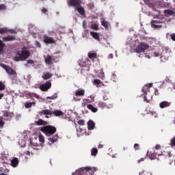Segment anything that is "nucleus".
I'll return each mask as SVG.
<instances>
[{"mask_svg":"<svg viewBox=\"0 0 175 175\" xmlns=\"http://www.w3.org/2000/svg\"><path fill=\"white\" fill-rule=\"evenodd\" d=\"M144 157H141V159H139L138 160V163H140V162H144Z\"/></svg>","mask_w":175,"mask_h":175,"instance_id":"4d7b16f0","label":"nucleus"},{"mask_svg":"<svg viewBox=\"0 0 175 175\" xmlns=\"http://www.w3.org/2000/svg\"><path fill=\"white\" fill-rule=\"evenodd\" d=\"M30 96L32 97H36V98H39V94H37L36 93H31Z\"/></svg>","mask_w":175,"mask_h":175,"instance_id":"79ce46f5","label":"nucleus"},{"mask_svg":"<svg viewBox=\"0 0 175 175\" xmlns=\"http://www.w3.org/2000/svg\"><path fill=\"white\" fill-rule=\"evenodd\" d=\"M54 62H55V57H53L51 55H48L45 58V63L46 64H48V66H51L54 64Z\"/></svg>","mask_w":175,"mask_h":175,"instance_id":"9b49d317","label":"nucleus"},{"mask_svg":"<svg viewBox=\"0 0 175 175\" xmlns=\"http://www.w3.org/2000/svg\"><path fill=\"white\" fill-rule=\"evenodd\" d=\"M149 45L146 44L145 42H141L137 45L135 51L137 53H141L142 52H145L147 49H148Z\"/></svg>","mask_w":175,"mask_h":175,"instance_id":"0eeeda50","label":"nucleus"},{"mask_svg":"<svg viewBox=\"0 0 175 175\" xmlns=\"http://www.w3.org/2000/svg\"><path fill=\"white\" fill-rule=\"evenodd\" d=\"M8 33H11L12 34H16V30H14V29H8Z\"/></svg>","mask_w":175,"mask_h":175,"instance_id":"a18cd8bd","label":"nucleus"},{"mask_svg":"<svg viewBox=\"0 0 175 175\" xmlns=\"http://www.w3.org/2000/svg\"><path fill=\"white\" fill-rule=\"evenodd\" d=\"M1 67L5 70L8 75H11L12 79L17 78V72L14 70V68L10 67V66H7L6 64H1Z\"/></svg>","mask_w":175,"mask_h":175,"instance_id":"20e7f679","label":"nucleus"},{"mask_svg":"<svg viewBox=\"0 0 175 175\" xmlns=\"http://www.w3.org/2000/svg\"><path fill=\"white\" fill-rule=\"evenodd\" d=\"M154 94H155L156 96H159V92L158 89H155V90H154Z\"/></svg>","mask_w":175,"mask_h":175,"instance_id":"6e6d98bb","label":"nucleus"},{"mask_svg":"<svg viewBox=\"0 0 175 175\" xmlns=\"http://www.w3.org/2000/svg\"><path fill=\"white\" fill-rule=\"evenodd\" d=\"M2 112L6 120H11L14 115V112H10L9 111H2Z\"/></svg>","mask_w":175,"mask_h":175,"instance_id":"9d476101","label":"nucleus"},{"mask_svg":"<svg viewBox=\"0 0 175 175\" xmlns=\"http://www.w3.org/2000/svg\"><path fill=\"white\" fill-rule=\"evenodd\" d=\"M98 152V150L97 148H92L91 150V154H92V156H96Z\"/></svg>","mask_w":175,"mask_h":175,"instance_id":"c756f323","label":"nucleus"},{"mask_svg":"<svg viewBox=\"0 0 175 175\" xmlns=\"http://www.w3.org/2000/svg\"><path fill=\"white\" fill-rule=\"evenodd\" d=\"M88 109H90L92 112H97L98 108L92 105V104H88L87 105Z\"/></svg>","mask_w":175,"mask_h":175,"instance_id":"b1692460","label":"nucleus"},{"mask_svg":"<svg viewBox=\"0 0 175 175\" xmlns=\"http://www.w3.org/2000/svg\"><path fill=\"white\" fill-rule=\"evenodd\" d=\"M27 154H30V150L27 151Z\"/></svg>","mask_w":175,"mask_h":175,"instance_id":"0e129e2a","label":"nucleus"},{"mask_svg":"<svg viewBox=\"0 0 175 175\" xmlns=\"http://www.w3.org/2000/svg\"><path fill=\"white\" fill-rule=\"evenodd\" d=\"M78 124H80L81 126H83L84 124H85V120H83V119H81L78 120Z\"/></svg>","mask_w":175,"mask_h":175,"instance_id":"ea45409f","label":"nucleus"},{"mask_svg":"<svg viewBox=\"0 0 175 175\" xmlns=\"http://www.w3.org/2000/svg\"><path fill=\"white\" fill-rule=\"evenodd\" d=\"M30 51L27 46L21 48L20 51L16 52V56H14V60L16 62L26 60L30 56Z\"/></svg>","mask_w":175,"mask_h":175,"instance_id":"f257e3e1","label":"nucleus"},{"mask_svg":"<svg viewBox=\"0 0 175 175\" xmlns=\"http://www.w3.org/2000/svg\"><path fill=\"white\" fill-rule=\"evenodd\" d=\"M3 160H1V163H8L7 156H3Z\"/></svg>","mask_w":175,"mask_h":175,"instance_id":"a19ab883","label":"nucleus"},{"mask_svg":"<svg viewBox=\"0 0 175 175\" xmlns=\"http://www.w3.org/2000/svg\"><path fill=\"white\" fill-rule=\"evenodd\" d=\"M164 12L167 15H172V16H175V12L172 10H165Z\"/></svg>","mask_w":175,"mask_h":175,"instance_id":"a878e982","label":"nucleus"},{"mask_svg":"<svg viewBox=\"0 0 175 175\" xmlns=\"http://www.w3.org/2000/svg\"><path fill=\"white\" fill-rule=\"evenodd\" d=\"M98 77V78H100L101 79H104L105 72H104L103 70H101V71H100Z\"/></svg>","mask_w":175,"mask_h":175,"instance_id":"72a5a7b5","label":"nucleus"},{"mask_svg":"<svg viewBox=\"0 0 175 175\" xmlns=\"http://www.w3.org/2000/svg\"><path fill=\"white\" fill-rule=\"evenodd\" d=\"M85 93L84 89H78V90H76L75 94V96H84Z\"/></svg>","mask_w":175,"mask_h":175,"instance_id":"412c9836","label":"nucleus"},{"mask_svg":"<svg viewBox=\"0 0 175 175\" xmlns=\"http://www.w3.org/2000/svg\"><path fill=\"white\" fill-rule=\"evenodd\" d=\"M98 148H103V144H99Z\"/></svg>","mask_w":175,"mask_h":175,"instance_id":"680f3d73","label":"nucleus"},{"mask_svg":"<svg viewBox=\"0 0 175 175\" xmlns=\"http://www.w3.org/2000/svg\"><path fill=\"white\" fill-rule=\"evenodd\" d=\"M152 85H153L152 83H148V84L144 85V86L142 88V92L146 93L144 96V100L147 103H150V101L152 100V95L149 96V94H148L147 93V91L150 89V88H152Z\"/></svg>","mask_w":175,"mask_h":175,"instance_id":"39448f33","label":"nucleus"},{"mask_svg":"<svg viewBox=\"0 0 175 175\" xmlns=\"http://www.w3.org/2000/svg\"><path fill=\"white\" fill-rule=\"evenodd\" d=\"M38 139L40 142L44 143L45 141L44 136L42 134H40V135H38Z\"/></svg>","mask_w":175,"mask_h":175,"instance_id":"f704fd0d","label":"nucleus"},{"mask_svg":"<svg viewBox=\"0 0 175 175\" xmlns=\"http://www.w3.org/2000/svg\"><path fill=\"white\" fill-rule=\"evenodd\" d=\"M89 5H90L92 8H94V5L93 4H89Z\"/></svg>","mask_w":175,"mask_h":175,"instance_id":"69168bd1","label":"nucleus"},{"mask_svg":"<svg viewBox=\"0 0 175 175\" xmlns=\"http://www.w3.org/2000/svg\"><path fill=\"white\" fill-rule=\"evenodd\" d=\"M155 149L159 150L161 149V145L159 144H157L155 146Z\"/></svg>","mask_w":175,"mask_h":175,"instance_id":"5fc2aeb1","label":"nucleus"},{"mask_svg":"<svg viewBox=\"0 0 175 175\" xmlns=\"http://www.w3.org/2000/svg\"><path fill=\"white\" fill-rule=\"evenodd\" d=\"M5 89V83H3V82L0 81V90H4Z\"/></svg>","mask_w":175,"mask_h":175,"instance_id":"e433bc0d","label":"nucleus"},{"mask_svg":"<svg viewBox=\"0 0 175 175\" xmlns=\"http://www.w3.org/2000/svg\"><path fill=\"white\" fill-rule=\"evenodd\" d=\"M170 145L172 146H175V137H174V138H172Z\"/></svg>","mask_w":175,"mask_h":175,"instance_id":"37998d69","label":"nucleus"},{"mask_svg":"<svg viewBox=\"0 0 175 175\" xmlns=\"http://www.w3.org/2000/svg\"><path fill=\"white\" fill-rule=\"evenodd\" d=\"M44 42L45 44H55V40L53 37H49V36H44Z\"/></svg>","mask_w":175,"mask_h":175,"instance_id":"f8f14e48","label":"nucleus"},{"mask_svg":"<svg viewBox=\"0 0 175 175\" xmlns=\"http://www.w3.org/2000/svg\"><path fill=\"white\" fill-rule=\"evenodd\" d=\"M8 29L7 27H0V34H5L8 33Z\"/></svg>","mask_w":175,"mask_h":175,"instance_id":"c85d7f7f","label":"nucleus"},{"mask_svg":"<svg viewBox=\"0 0 175 175\" xmlns=\"http://www.w3.org/2000/svg\"><path fill=\"white\" fill-rule=\"evenodd\" d=\"M151 26L152 27H162L161 22L159 20H153L151 22Z\"/></svg>","mask_w":175,"mask_h":175,"instance_id":"ddd939ff","label":"nucleus"},{"mask_svg":"<svg viewBox=\"0 0 175 175\" xmlns=\"http://www.w3.org/2000/svg\"><path fill=\"white\" fill-rule=\"evenodd\" d=\"M36 124H38V126L44 124V126H46V124H47V122L46 120H43V119H38V120H36Z\"/></svg>","mask_w":175,"mask_h":175,"instance_id":"5701e85b","label":"nucleus"},{"mask_svg":"<svg viewBox=\"0 0 175 175\" xmlns=\"http://www.w3.org/2000/svg\"><path fill=\"white\" fill-rule=\"evenodd\" d=\"M88 57H90V59H93L94 57H97V53L89 52Z\"/></svg>","mask_w":175,"mask_h":175,"instance_id":"473e14b6","label":"nucleus"},{"mask_svg":"<svg viewBox=\"0 0 175 175\" xmlns=\"http://www.w3.org/2000/svg\"><path fill=\"white\" fill-rule=\"evenodd\" d=\"M95 127V122L94 120H90L88 122V128L89 130H93Z\"/></svg>","mask_w":175,"mask_h":175,"instance_id":"dca6fc26","label":"nucleus"},{"mask_svg":"<svg viewBox=\"0 0 175 175\" xmlns=\"http://www.w3.org/2000/svg\"><path fill=\"white\" fill-rule=\"evenodd\" d=\"M0 175H6V174H4V172H1Z\"/></svg>","mask_w":175,"mask_h":175,"instance_id":"338daca9","label":"nucleus"},{"mask_svg":"<svg viewBox=\"0 0 175 175\" xmlns=\"http://www.w3.org/2000/svg\"><path fill=\"white\" fill-rule=\"evenodd\" d=\"M58 97L57 93H54L52 96H48L46 98H50L51 100H54Z\"/></svg>","mask_w":175,"mask_h":175,"instance_id":"2f4dec72","label":"nucleus"},{"mask_svg":"<svg viewBox=\"0 0 175 175\" xmlns=\"http://www.w3.org/2000/svg\"><path fill=\"white\" fill-rule=\"evenodd\" d=\"M40 131H42V133H44L46 135H48V138H49L51 135H53V134H55V133H56L57 128L55 127V126L48 124V122H46V124H45V126H43L42 127H40Z\"/></svg>","mask_w":175,"mask_h":175,"instance_id":"7ed1b4c3","label":"nucleus"},{"mask_svg":"<svg viewBox=\"0 0 175 175\" xmlns=\"http://www.w3.org/2000/svg\"><path fill=\"white\" fill-rule=\"evenodd\" d=\"M93 83L94 85H100V83H101V81L100 79H94Z\"/></svg>","mask_w":175,"mask_h":175,"instance_id":"58836bf2","label":"nucleus"},{"mask_svg":"<svg viewBox=\"0 0 175 175\" xmlns=\"http://www.w3.org/2000/svg\"><path fill=\"white\" fill-rule=\"evenodd\" d=\"M32 105H36L35 101H32L30 103H25V108H31Z\"/></svg>","mask_w":175,"mask_h":175,"instance_id":"cd10ccee","label":"nucleus"},{"mask_svg":"<svg viewBox=\"0 0 175 175\" xmlns=\"http://www.w3.org/2000/svg\"><path fill=\"white\" fill-rule=\"evenodd\" d=\"M91 98H92V100H94V96H92V97H91Z\"/></svg>","mask_w":175,"mask_h":175,"instance_id":"774afa93","label":"nucleus"},{"mask_svg":"<svg viewBox=\"0 0 175 175\" xmlns=\"http://www.w3.org/2000/svg\"><path fill=\"white\" fill-rule=\"evenodd\" d=\"M134 148L135 149V150H139V144H135Z\"/></svg>","mask_w":175,"mask_h":175,"instance_id":"c03bdc74","label":"nucleus"},{"mask_svg":"<svg viewBox=\"0 0 175 175\" xmlns=\"http://www.w3.org/2000/svg\"><path fill=\"white\" fill-rule=\"evenodd\" d=\"M98 106L100 108H113V104L111 103H105V101H99Z\"/></svg>","mask_w":175,"mask_h":175,"instance_id":"1a4fd4ad","label":"nucleus"},{"mask_svg":"<svg viewBox=\"0 0 175 175\" xmlns=\"http://www.w3.org/2000/svg\"><path fill=\"white\" fill-rule=\"evenodd\" d=\"M85 168L84 167H81L75 171V175H83L84 174Z\"/></svg>","mask_w":175,"mask_h":175,"instance_id":"4be33fe9","label":"nucleus"},{"mask_svg":"<svg viewBox=\"0 0 175 175\" xmlns=\"http://www.w3.org/2000/svg\"><path fill=\"white\" fill-rule=\"evenodd\" d=\"M41 12H43L44 14H46V12H48V10L47 8H42L41 9Z\"/></svg>","mask_w":175,"mask_h":175,"instance_id":"de8ad7c7","label":"nucleus"},{"mask_svg":"<svg viewBox=\"0 0 175 175\" xmlns=\"http://www.w3.org/2000/svg\"><path fill=\"white\" fill-rule=\"evenodd\" d=\"M16 37L14 36H6L5 37H3V40L6 41H14Z\"/></svg>","mask_w":175,"mask_h":175,"instance_id":"6ab92c4d","label":"nucleus"},{"mask_svg":"<svg viewBox=\"0 0 175 175\" xmlns=\"http://www.w3.org/2000/svg\"><path fill=\"white\" fill-rule=\"evenodd\" d=\"M5 46V44H4L2 40H0V55L3 53Z\"/></svg>","mask_w":175,"mask_h":175,"instance_id":"393cba45","label":"nucleus"},{"mask_svg":"<svg viewBox=\"0 0 175 175\" xmlns=\"http://www.w3.org/2000/svg\"><path fill=\"white\" fill-rule=\"evenodd\" d=\"M4 94L3 93H0V100L3 97Z\"/></svg>","mask_w":175,"mask_h":175,"instance_id":"bf43d9fd","label":"nucleus"},{"mask_svg":"<svg viewBox=\"0 0 175 175\" xmlns=\"http://www.w3.org/2000/svg\"><path fill=\"white\" fill-rule=\"evenodd\" d=\"M171 39L173 41H175V33H172V34H171Z\"/></svg>","mask_w":175,"mask_h":175,"instance_id":"3c124183","label":"nucleus"},{"mask_svg":"<svg viewBox=\"0 0 175 175\" xmlns=\"http://www.w3.org/2000/svg\"><path fill=\"white\" fill-rule=\"evenodd\" d=\"M109 57H111V59H113V53H111L110 55H109Z\"/></svg>","mask_w":175,"mask_h":175,"instance_id":"e2e57ef3","label":"nucleus"},{"mask_svg":"<svg viewBox=\"0 0 175 175\" xmlns=\"http://www.w3.org/2000/svg\"><path fill=\"white\" fill-rule=\"evenodd\" d=\"M171 102L170 101H161L159 103L160 108H166L167 107H170Z\"/></svg>","mask_w":175,"mask_h":175,"instance_id":"2eb2a0df","label":"nucleus"},{"mask_svg":"<svg viewBox=\"0 0 175 175\" xmlns=\"http://www.w3.org/2000/svg\"><path fill=\"white\" fill-rule=\"evenodd\" d=\"M90 35L95 39L97 40V41H100V38L99 36L98 33L96 31H90Z\"/></svg>","mask_w":175,"mask_h":175,"instance_id":"a211bd4d","label":"nucleus"},{"mask_svg":"<svg viewBox=\"0 0 175 175\" xmlns=\"http://www.w3.org/2000/svg\"><path fill=\"white\" fill-rule=\"evenodd\" d=\"M107 96H106V94L105 96H103V100H107Z\"/></svg>","mask_w":175,"mask_h":175,"instance_id":"052dcab7","label":"nucleus"},{"mask_svg":"<svg viewBox=\"0 0 175 175\" xmlns=\"http://www.w3.org/2000/svg\"><path fill=\"white\" fill-rule=\"evenodd\" d=\"M84 170H86V172H90V170H92V167H84Z\"/></svg>","mask_w":175,"mask_h":175,"instance_id":"09e8293b","label":"nucleus"},{"mask_svg":"<svg viewBox=\"0 0 175 175\" xmlns=\"http://www.w3.org/2000/svg\"><path fill=\"white\" fill-rule=\"evenodd\" d=\"M91 29H93L94 30H98V25H97L96 23H93L92 25H91Z\"/></svg>","mask_w":175,"mask_h":175,"instance_id":"c9c22d12","label":"nucleus"},{"mask_svg":"<svg viewBox=\"0 0 175 175\" xmlns=\"http://www.w3.org/2000/svg\"><path fill=\"white\" fill-rule=\"evenodd\" d=\"M158 153L157 152H153L149 155L150 159H155L157 158Z\"/></svg>","mask_w":175,"mask_h":175,"instance_id":"7c9ffc66","label":"nucleus"},{"mask_svg":"<svg viewBox=\"0 0 175 175\" xmlns=\"http://www.w3.org/2000/svg\"><path fill=\"white\" fill-rule=\"evenodd\" d=\"M52 77V74H51L50 72H44V74H43L42 75V78L44 79H49V78H51Z\"/></svg>","mask_w":175,"mask_h":175,"instance_id":"bb28decb","label":"nucleus"},{"mask_svg":"<svg viewBox=\"0 0 175 175\" xmlns=\"http://www.w3.org/2000/svg\"><path fill=\"white\" fill-rule=\"evenodd\" d=\"M6 5L5 4H0V10H5Z\"/></svg>","mask_w":175,"mask_h":175,"instance_id":"49530a36","label":"nucleus"},{"mask_svg":"<svg viewBox=\"0 0 175 175\" xmlns=\"http://www.w3.org/2000/svg\"><path fill=\"white\" fill-rule=\"evenodd\" d=\"M27 63L28 64H34L33 60L31 59L27 60Z\"/></svg>","mask_w":175,"mask_h":175,"instance_id":"864d4df0","label":"nucleus"},{"mask_svg":"<svg viewBox=\"0 0 175 175\" xmlns=\"http://www.w3.org/2000/svg\"><path fill=\"white\" fill-rule=\"evenodd\" d=\"M19 163V160L18 157H13L11 160V166L12 167H17Z\"/></svg>","mask_w":175,"mask_h":175,"instance_id":"4468645a","label":"nucleus"},{"mask_svg":"<svg viewBox=\"0 0 175 175\" xmlns=\"http://www.w3.org/2000/svg\"><path fill=\"white\" fill-rule=\"evenodd\" d=\"M83 27L84 29H87V22H85V21L83 22Z\"/></svg>","mask_w":175,"mask_h":175,"instance_id":"603ef678","label":"nucleus"},{"mask_svg":"<svg viewBox=\"0 0 175 175\" xmlns=\"http://www.w3.org/2000/svg\"><path fill=\"white\" fill-rule=\"evenodd\" d=\"M154 55L155 57H159V56L161 55L160 53H157V52H154Z\"/></svg>","mask_w":175,"mask_h":175,"instance_id":"13d9d810","label":"nucleus"},{"mask_svg":"<svg viewBox=\"0 0 175 175\" xmlns=\"http://www.w3.org/2000/svg\"><path fill=\"white\" fill-rule=\"evenodd\" d=\"M36 45L38 46V48H41V44L39 42V41L36 42Z\"/></svg>","mask_w":175,"mask_h":175,"instance_id":"8fccbe9b","label":"nucleus"},{"mask_svg":"<svg viewBox=\"0 0 175 175\" xmlns=\"http://www.w3.org/2000/svg\"><path fill=\"white\" fill-rule=\"evenodd\" d=\"M52 83L50 82V81H46L45 83H42V85H40V89L42 90L43 92H46L51 88Z\"/></svg>","mask_w":175,"mask_h":175,"instance_id":"6e6552de","label":"nucleus"},{"mask_svg":"<svg viewBox=\"0 0 175 175\" xmlns=\"http://www.w3.org/2000/svg\"><path fill=\"white\" fill-rule=\"evenodd\" d=\"M67 4L69 7H75L80 15L83 16L86 15L85 8L81 5L82 0H67Z\"/></svg>","mask_w":175,"mask_h":175,"instance_id":"f03ea898","label":"nucleus"},{"mask_svg":"<svg viewBox=\"0 0 175 175\" xmlns=\"http://www.w3.org/2000/svg\"><path fill=\"white\" fill-rule=\"evenodd\" d=\"M3 116H0V127L2 128L4 126Z\"/></svg>","mask_w":175,"mask_h":175,"instance_id":"4c0bfd02","label":"nucleus"},{"mask_svg":"<svg viewBox=\"0 0 175 175\" xmlns=\"http://www.w3.org/2000/svg\"><path fill=\"white\" fill-rule=\"evenodd\" d=\"M41 113H44V115H52V113H53L55 116H61L62 115H64L63 111H61L60 109H56L53 112H51L50 109H42Z\"/></svg>","mask_w":175,"mask_h":175,"instance_id":"423d86ee","label":"nucleus"},{"mask_svg":"<svg viewBox=\"0 0 175 175\" xmlns=\"http://www.w3.org/2000/svg\"><path fill=\"white\" fill-rule=\"evenodd\" d=\"M58 137H59V135L58 134H55L54 135H53L52 137H49L48 138V139L49 141H51V142H57V141H58Z\"/></svg>","mask_w":175,"mask_h":175,"instance_id":"aec40b11","label":"nucleus"},{"mask_svg":"<svg viewBox=\"0 0 175 175\" xmlns=\"http://www.w3.org/2000/svg\"><path fill=\"white\" fill-rule=\"evenodd\" d=\"M101 25H102V26H103L105 27V29L106 30H108V29L110 26V23L108 22L107 21H105V19H103V21H101Z\"/></svg>","mask_w":175,"mask_h":175,"instance_id":"f3484780","label":"nucleus"}]
</instances>
